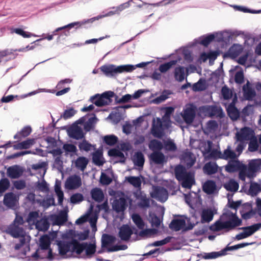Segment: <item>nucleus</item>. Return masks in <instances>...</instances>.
<instances>
[{"label": "nucleus", "mask_w": 261, "mask_h": 261, "mask_svg": "<svg viewBox=\"0 0 261 261\" xmlns=\"http://www.w3.org/2000/svg\"><path fill=\"white\" fill-rule=\"evenodd\" d=\"M132 161L135 166L142 167L145 162L144 154L140 151H137L134 154Z\"/></svg>", "instance_id": "nucleus-28"}, {"label": "nucleus", "mask_w": 261, "mask_h": 261, "mask_svg": "<svg viewBox=\"0 0 261 261\" xmlns=\"http://www.w3.org/2000/svg\"><path fill=\"white\" fill-rule=\"evenodd\" d=\"M234 81L237 84H241L244 82L243 70H238L234 76Z\"/></svg>", "instance_id": "nucleus-63"}, {"label": "nucleus", "mask_w": 261, "mask_h": 261, "mask_svg": "<svg viewBox=\"0 0 261 261\" xmlns=\"http://www.w3.org/2000/svg\"><path fill=\"white\" fill-rule=\"evenodd\" d=\"M90 230L87 229L84 230L83 232H75L72 229L69 230V233L72 236V237H78V239L80 241H84L87 240L89 235Z\"/></svg>", "instance_id": "nucleus-37"}, {"label": "nucleus", "mask_w": 261, "mask_h": 261, "mask_svg": "<svg viewBox=\"0 0 261 261\" xmlns=\"http://www.w3.org/2000/svg\"><path fill=\"white\" fill-rule=\"evenodd\" d=\"M50 246V237L45 234L42 236L40 238V248L42 250H47Z\"/></svg>", "instance_id": "nucleus-49"}, {"label": "nucleus", "mask_w": 261, "mask_h": 261, "mask_svg": "<svg viewBox=\"0 0 261 261\" xmlns=\"http://www.w3.org/2000/svg\"><path fill=\"white\" fill-rule=\"evenodd\" d=\"M49 226L50 224L47 218L46 217L42 218L41 220L37 221L36 224V227L39 231H47L48 229Z\"/></svg>", "instance_id": "nucleus-34"}, {"label": "nucleus", "mask_w": 261, "mask_h": 261, "mask_svg": "<svg viewBox=\"0 0 261 261\" xmlns=\"http://www.w3.org/2000/svg\"><path fill=\"white\" fill-rule=\"evenodd\" d=\"M68 136L76 140L82 139L85 137V134L82 127L76 124H72L67 130Z\"/></svg>", "instance_id": "nucleus-7"}, {"label": "nucleus", "mask_w": 261, "mask_h": 261, "mask_svg": "<svg viewBox=\"0 0 261 261\" xmlns=\"http://www.w3.org/2000/svg\"><path fill=\"white\" fill-rule=\"evenodd\" d=\"M118 140V137L114 135H106L103 137L104 142L109 146L114 145Z\"/></svg>", "instance_id": "nucleus-51"}, {"label": "nucleus", "mask_w": 261, "mask_h": 261, "mask_svg": "<svg viewBox=\"0 0 261 261\" xmlns=\"http://www.w3.org/2000/svg\"><path fill=\"white\" fill-rule=\"evenodd\" d=\"M77 112L73 108H70L69 109H66L63 113L61 115L60 118H63L67 120L73 117Z\"/></svg>", "instance_id": "nucleus-55"}, {"label": "nucleus", "mask_w": 261, "mask_h": 261, "mask_svg": "<svg viewBox=\"0 0 261 261\" xmlns=\"http://www.w3.org/2000/svg\"><path fill=\"white\" fill-rule=\"evenodd\" d=\"M230 243H229L225 248L222 249L223 253H224V255L226 254V252L228 251L236 250L239 249L246 247L247 246L253 245L254 243V242L242 243L233 246H229V245Z\"/></svg>", "instance_id": "nucleus-35"}, {"label": "nucleus", "mask_w": 261, "mask_h": 261, "mask_svg": "<svg viewBox=\"0 0 261 261\" xmlns=\"http://www.w3.org/2000/svg\"><path fill=\"white\" fill-rule=\"evenodd\" d=\"M126 206V200L124 197H120L118 199L114 200L112 203V208L117 213L124 211Z\"/></svg>", "instance_id": "nucleus-15"}, {"label": "nucleus", "mask_w": 261, "mask_h": 261, "mask_svg": "<svg viewBox=\"0 0 261 261\" xmlns=\"http://www.w3.org/2000/svg\"><path fill=\"white\" fill-rule=\"evenodd\" d=\"M72 243L71 252H75L77 255L81 254L88 245V243L84 242L80 243L78 240L75 239H72Z\"/></svg>", "instance_id": "nucleus-19"}, {"label": "nucleus", "mask_w": 261, "mask_h": 261, "mask_svg": "<svg viewBox=\"0 0 261 261\" xmlns=\"http://www.w3.org/2000/svg\"><path fill=\"white\" fill-rule=\"evenodd\" d=\"M101 17H102L101 16H98L97 17H94L90 19H88L87 20H84L81 21L73 22L69 23L67 25H65L63 27H62V28H63V29H67L69 30L70 29L76 26L75 29H77V28L80 27L82 25L85 24V23H92L95 20H98L99 18H101Z\"/></svg>", "instance_id": "nucleus-14"}, {"label": "nucleus", "mask_w": 261, "mask_h": 261, "mask_svg": "<svg viewBox=\"0 0 261 261\" xmlns=\"http://www.w3.org/2000/svg\"><path fill=\"white\" fill-rule=\"evenodd\" d=\"M243 90L244 96L247 100H251L256 95L255 91L250 86V83L248 81L243 86Z\"/></svg>", "instance_id": "nucleus-25"}, {"label": "nucleus", "mask_w": 261, "mask_h": 261, "mask_svg": "<svg viewBox=\"0 0 261 261\" xmlns=\"http://www.w3.org/2000/svg\"><path fill=\"white\" fill-rule=\"evenodd\" d=\"M149 217L150 219L149 220L150 223L152 227H159L161 224V220L160 218L154 213H150Z\"/></svg>", "instance_id": "nucleus-56"}, {"label": "nucleus", "mask_w": 261, "mask_h": 261, "mask_svg": "<svg viewBox=\"0 0 261 261\" xmlns=\"http://www.w3.org/2000/svg\"><path fill=\"white\" fill-rule=\"evenodd\" d=\"M164 148L165 150L170 151H175L177 149L175 143L170 140L164 142Z\"/></svg>", "instance_id": "nucleus-61"}, {"label": "nucleus", "mask_w": 261, "mask_h": 261, "mask_svg": "<svg viewBox=\"0 0 261 261\" xmlns=\"http://www.w3.org/2000/svg\"><path fill=\"white\" fill-rule=\"evenodd\" d=\"M223 255H224V253H223V250L222 249L220 251H214L209 253L203 252L200 254H198L197 257L204 259H212L218 258Z\"/></svg>", "instance_id": "nucleus-26"}, {"label": "nucleus", "mask_w": 261, "mask_h": 261, "mask_svg": "<svg viewBox=\"0 0 261 261\" xmlns=\"http://www.w3.org/2000/svg\"><path fill=\"white\" fill-rule=\"evenodd\" d=\"M253 131L249 127H245L242 130L240 134H237V140L243 141L250 139V136Z\"/></svg>", "instance_id": "nucleus-33"}, {"label": "nucleus", "mask_w": 261, "mask_h": 261, "mask_svg": "<svg viewBox=\"0 0 261 261\" xmlns=\"http://www.w3.org/2000/svg\"><path fill=\"white\" fill-rule=\"evenodd\" d=\"M88 162V160L86 157H79L75 161V166L81 171H84L86 168Z\"/></svg>", "instance_id": "nucleus-45"}, {"label": "nucleus", "mask_w": 261, "mask_h": 261, "mask_svg": "<svg viewBox=\"0 0 261 261\" xmlns=\"http://www.w3.org/2000/svg\"><path fill=\"white\" fill-rule=\"evenodd\" d=\"M205 89V81L202 78H200L197 82L194 83L192 86V90L195 92L203 91Z\"/></svg>", "instance_id": "nucleus-46"}, {"label": "nucleus", "mask_w": 261, "mask_h": 261, "mask_svg": "<svg viewBox=\"0 0 261 261\" xmlns=\"http://www.w3.org/2000/svg\"><path fill=\"white\" fill-rule=\"evenodd\" d=\"M222 95L225 100H228L231 98L232 96V92L226 86L222 87L221 90Z\"/></svg>", "instance_id": "nucleus-62"}, {"label": "nucleus", "mask_w": 261, "mask_h": 261, "mask_svg": "<svg viewBox=\"0 0 261 261\" xmlns=\"http://www.w3.org/2000/svg\"><path fill=\"white\" fill-rule=\"evenodd\" d=\"M3 203L8 208L16 210L18 208V199L13 192H9L5 194Z\"/></svg>", "instance_id": "nucleus-5"}, {"label": "nucleus", "mask_w": 261, "mask_h": 261, "mask_svg": "<svg viewBox=\"0 0 261 261\" xmlns=\"http://www.w3.org/2000/svg\"><path fill=\"white\" fill-rule=\"evenodd\" d=\"M134 195L137 199H140V202L138 205L142 208L149 207L150 206V200L145 195H142L140 190L134 193Z\"/></svg>", "instance_id": "nucleus-24"}, {"label": "nucleus", "mask_w": 261, "mask_h": 261, "mask_svg": "<svg viewBox=\"0 0 261 261\" xmlns=\"http://www.w3.org/2000/svg\"><path fill=\"white\" fill-rule=\"evenodd\" d=\"M173 94V92L170 90H164L161 95L154 99L153 101L156 104L160 103L168 99L170 95Z\"/></svg>", "instance_id": "nucleus-39"}, {"label": "nucleus", "mask_w": 261, "mask_h": 261, "mask_svg": "<svg viewBox=\"0 0 261 261\" xmlns=\"http://www.w3.org/2000/svg\"><path fill=\"white\" fill-rule=\"evenodd\" d=\"M39 217V213L37 211H32L29 213L27 218V222L29 223L36 224L37 218Z\"/></svg>", "instance_id": "nucleus-57"}, {"label": "nucleus", "mask_w": 261, "mask_h": 261, "mask_svg": "<svg viewBox=\"0 0 261 261\" xmlns=\"http://www.w3.org/2000/svg\"><path fill=\"white\" fill-rule=\"evenodd\" d=\"M226 111L230 118L235 121L240 117V112L233 103H229L226 108Z\"/></svg>", "instance_id": "nucleus-20"}, {"label": "nucleus", "mask_w": 261, "mask_h": 261, "mask_svg": "<svg viewBox=\"0 0 261 261\" xmlns=\"http://www.w3.org/2000/svg\"><path fill=\"white\" fill-rule=\"evenodd\" d=\"M223 187L228 191L236 192L239 189V185L234 179H230Z\"/></svg>", "instance_id": "nucleus-38"}, {"label": "nucleus", "mask_w": 261, "mask_h": 261, "mask_svg": "<svg viewBox=\"0 0 261 261\" xmlns=\"http://www.w3.org/2000/svg\"><path fill=\"white\" fill-rule=\"evenodd\" d=\"M174 77L179 82H182L184 80L185 68L183 66H179L175 68Z\"/></svg>", "instance_id": "nucleus-47"}, {"label": "nucleus", "mask_w": 261, "mask_h": 261, "mask_svg": "<svg viewBox=\"0 0 261 261\" xmlns=\"http://www.w3.org/2000/svg\"><path fill=\"white\" fill-rule=\"evenodd\" d=\"M133 233V230L127 224H123L119 229L118 236L121 240L128 241L130 239Z\"/></svg>", "instance_id": "nucleus-12"}, {"label": "nucleus", "mask_w": 261, "mask_h": 261, "mask_svg": "<svg viewBox=\"0 0 261 261\" xmlns=\"http://www.w3.org/2000/svg\"><path fill=\"white\" fill-rule=\"evenodd\" d=\"M260 227H261V223H259L254 224L252 225L251 226L242 227H239V228H238V229H239V230H241H241L248 229V230L249 232L250 235L251 236L255 232L257 231L260 228Z\"/></svg>", "instance_id": "nucleus-54"}, {"label": "nucleus", "mask_w": 261, "mask_h": 261, "mask_svg": "<svg viewBox=\"0 0 261 261\" xmlns=\"http://www.w3.org/2000/svg\"><path fill=\"white\" fill-rule=\"evenodd\" d=\"M175 176L178 181H180L186 176L191 173V172H188L185 166L181 165H177L174 169Z\"/></svg>", "instance_id": "nucleus-16"}, {"label": "nucleus", "mask_w": 261, "mask_h": 261, "mask_svg": "<svg viewBox=\"0 0 261 261\" xmlns=\"http://www.w3.org/2000/svg\"><path fill=\"white\" fill-rule=\"evenodd\" d=\"M181 116L187 124L192 123L195 117V108L193 105L190 107H187L183 110V113H181Z\"/></svg>", "instance_id": "nucleus-10"}, {"label": "nucleus", "mask_w": 261, "mask_h": 261, "mask_svg": "<svg viewBox=\"0 0 261 261\" xmlns=\"http://www.w3.org/2000/svg\"><path fill=\"white\" fill-rule=\"evenodd\" d=\"M214 213L211 209L203 210L201 215V222H210L214 217Z\"/></svg>", "instance_id": "nucleus-40"}, {"label": "nucleus", "mask_w": 261, "mask_h": 261, "mask_svg": "<svg viewBox=\"0 0 261 261\" xmlns=\"http://www.w3.org/2000/svg\"><path fill=\"white\" fill-rule=\"evenodd\" d=\"M152 188L153 191L150 193L151 197L161 202H164L167 200L168 193L166 188L159 186H153Z\"/></svg>", "instance_id": "nucleus-3"}, {"label": "nucleus", "mask_w": 261, "mask_h": 261, "mask_svg": "<svg viewBox=\"0 0 261 261\" xmlns=\"http://www.w3.org/2000/svg\"><path fill=\"white\" fill-rule=\"evenodd\" d=\"M186 225V221L184 219H174L170 223L169 228L175 231L181 229L184 230V226Z\"/></svg>", "instance_id": "nucleus-21"}, {"label": "nucleus", "mask_w": 261, "mask_h": 261, "mask_svg": "<svg viewBox=\"0 0 261 261\" xmlns=\"http://www.w3.org/2000/svg\"><path fill=\"white\" fill-rule=\"evenodd\" d=\"M116 238L115 236L107 234L104 233L102 235L101 237V247L105 248L107 247L109 245L112 244L115 242Z\"/></svg>", "instance_id": "nucleus-32"}, {"label": "nucleus", "mask_w": 261, "mask_h": 261, "mask_svg": "<svg viewBox=\"0 0 261 261\" xmlns=\"http://www.w3.org/2000/svg\"><path fill=\"white\" fill-rule=\"evenodd\" d=\"M232 222L231 221H221L218 220L216 221L213 224L209 227L211 230L213 231H218L222 229H225V232H228L229 230H232L235 228V226L237 225L236 224H232Z\"/></svg>", "instance_id": "nucleus-4"}, {"label": "nucleus", "mask_w": 261, "mask_h": 261, "mask_svg": "<svg viewBox=\"0 0 261 261\" xmlns=\"http://www.w3.org/2000/svg\"><path fill=\"white\" fill-rule=\"evenodd\" d=\"M218 166L216 162H209L206 163L203 167L204 173L207 175H212L218 171Z\"/></svg>", "instance_id": "nucleus-27"}, {"label": "nucleus", "mask_w": 261, "mask_h": 261, "mask_svg": "<svg viewBox=\"0 0 261 261\" xmlns=\"http://www.w3.org/2000/svg\"><path fill=\"white\" fill-rule=\"evenodd\" d=\"M203 191L207 194L210 195L218 192L216 182L213 180H208L203 185Z\"/></svg>", "instance_id": "nucleus-17"}, {"label": "nucleus", "mask_w": 261, "mask_h": 261, "mask_svg": "<svg viewBox=\"0 0 261 261\" xmlns=\"http://www.w3.org/2000/svg\"><path fill=\"white\" fill-rule=\"evenodd\" d=\"M243 170H247V166L239 160L229 161L225 166V171L228 173H233Z\"/></svg>", "instance_id": "nucleus-9"}, {"label": "nucleus", "mask_w": 261, "mask_h": 261, "mask_svg": "<svg viewBox=\"0 0 261 261\" xmlns=\"http://www.w3.org/2000/svg\"><path fill=\"white\" fill-rule=\"evenodd\" d=\"M10 186V182L7 178H2L0 180V193L8 189Z\"/></svg>", "instance_id": "nucleus-59"}, {"label": "nucleus", "mask_w": 261, "mask_h": 261, "mask_svg": "<svg viewBox=\"0 0 261 261\" xmlns=\"http://www.w3.org/2000/svg\"><path fill=\"white\" fill-rule=\"evenodd\" d=\"M149 160L151 162L155 164L161 165L165 161V156L161 151H154L149 155Z\"/></svg>", "instance_id": "nucleus-18"}, {"label": "nucleus", "mask_w": 261, "mask_h": 261, "mask_svg": "<svg viewBox=\"0 0 261 261\" xmlns=\"http://www.w3.org/2000/svg\"><path fill=\"white\" fill-rule=\"evenodd\" d=\"M149 148L154 151H160L163 148L162 143L156 139L151 140L148 145Z\"/></svg>", "instance_id": "nucleus-42"}, {"label": "nucleus", "mask_w": 261, "mask_h": 261, "mask_svg": "<svg viewBox=\"0 0 261 261\" xmlns=\"http://www.w3.org/2000/svg\"><path fill=\"white\" fill-rule=\"evenodd\" d=\"M236 154L235 152L231 149L227 148L224 151V153L221 156H219V159L227 160L228 159H234L236 158Z\"/></svg>", "instance_id": "nucleus-58"}, {"label": "nucleus", "mask_w": 261, "mask_h": 261, "mask_svg": "<svg viewBox=\"0 0 261 261\" xmlns=\"http://www.w3.org/2000/svg\"><path fill=\"white\" fill-rule=\"evenodd\" d=\"M37 188L38 190L41 192H48L49 190L48 185L45 180H43L42 182H37Z\"/></svg>", "instance_id": "nucleus-64"}, {"label": "nucleus", "mask_w": 261, "mask_h": 261, "mask_svg": "<svg viewBox=\"0 0 261 261\" xmlns=\"http://www.w3.org/2000/svg\"><path fill=\"white\" fill-rule=\"evenodd\" d=\"M205 112L208 113L210 116H220L222 113V109L215 105L203 106L202 108Z\"/></svg>", "instance_id": "nucleus-23"}, {"label": "nucleus", "mask_w": 261, "mask_h": 261, "mask_svg": "<svg viewBox=\"0 0 261 261\" xmlns=\"http://www.w3.org/2000/svg\"><path fill=\"white\" fill-rule=\"evenodd\" d=\"M150 62H141L135 65L131 64L116 66L114 64H105L99 69L102 73L108 77H114L123 72H130L136 68H143L149 64Z\"/></svg>", "instance_id": "nucleus-1"}, {"label": "nucleus", "mask_w": 261, "mask_h": 261, "mask_svg": "<svg viewBox=\"0 0 261 261\" xmlns=\"http://www.w3.org/2000/svg\"><path fill=\"white\" fill-rule=\"evenodd\" d=\"M260 192H261V186L256 182H251L248 194L255 196Z\"/></svg>", "instance_id": "nucleus-44"}, {"label": "nucleus", "mask_w": 261, "mask_h": 261, "mask_svg": "<svg viewBox=\"0 0 261 261\" xmlns=\"http://www.w3.org/2000/svg\"><path fill=\"white\" fill-rule=\"evenodd\" d=\"M91 197L93 199L98 202H101L104 198V194L102 190L99 188H94L91 190Z\"/></svg>", "instance_id": "nucleus-36"}, {"label": "nucleus", "mask_w": 261, "mask_h": 261, "mask_svg": "<svg viewBox=\"0 0 261 261\" xmlns=\"http://www.w3.org/2000/svg\"><path fill=\"white\" fill-rule=\"evenodd\" d=\"M24 171L23 167L18 165H14L8 168L7 175L11 179H17L22 175Z\"/></svg>", "instance_id": "nucleus-8"}, {"label": "nucleus", "mask_w": 261, "mask_h": 261, "mask_svg": "<svg viewBox=\"0 0 261 261\" xmlns=\"http://www.w3.org/2000/svg\"><path fill=\"white\" fill-rule=\"evenodd\" d=\"M215 38V34H209L206 36H203L199 38L200 41H198L197 39H195V42L193 43L192 46H194L197 44H201L204 46H207L208 45L213 41Z\"/></svg>", "instance_id": "nucleus-22"}, {"label": "nucleus", "mask_w": 261, "mask_h": 261, "mask_svg": "<svg viewBox=\"0 0 261 261\" xmlns=\"http://www.w3.org/2000/svg\"><path fill=\"white\" fill-rule=\"evenodd\" d=\"M93 209V205L92 204H91L90 207L89 209L88 213L87 214L82 216L79 218H78L75 221V224L77 225H81V224H82L88 221V215L89 214L91 213L92 212Z\"/></svg>", "instance_id": "nucleus-60"}, {"label": "nucleus", "mask_w": 261, "mask_h": 261, "mask_svg": "<svg viewBox=\"0 0 261 261\" xmlns=\"http://www.w3.org/2000/svg\"><path fill=\"white\" fill-rule=\"evenodd\" d=\"M248 165L247 176L251 178L253 176L254 173L258 170L260 166L256 159L251 160Z\"/></svg>", "instance_id": "nucleus-31"}, {"label": "nucleus", "mask_w": 261, "mask_h": 261, "mask_svg": "<svg viewBox=\"0 0 261 261\" xmlns=\"http://www.w3.org/2000/svg\"><path fill=\"white\" fill-rule=\"evenodd\" d=\"M126 180L134 187L140 188L141 186V180L139 176H128L125 177Z\"/></svg>", "instance_id": "nucleus-48"}, {"label": "nucleus", "mask_w": 261, "mask_h": 261, "mask_svg": "<svg viewBox=\"0 0 261 261\" xmlns=\"http://www.w3.org/2000/svg\"><path fill=\"white\" fill-rule=\"evenodd\" d=\"M177 60H173L168 62L162 64L159 66V70L162 73H165L168 70H169L173 65H175L177 63Z\"/></svg>", "instance_id": "nucleus-53"}, {"label": "nucleus", "mask_w": 261, "mask_h": 261, "mask_svg": "<svg viewBox=\"0 0 261 261\" xmlns=\"http://www.w3.org/2000/svg\"><path fill=\"white\" fill-rule=\"evenodd\" d=\"M82 185L81 178L79 175L70 176L65 182V187L69 190L77 189Z\"/></svg>", "instance_id": "nucleus-11"}, {"label": "nucleus", "mask_w": 261, "mask_h": 261, "mask_svg": "<svg viewBox=\"0 0 261 261\" xmlns=\"http://www.w3.org/2000/svg\"><path fill=\"white\" fill-rule=\"evenodd\" d=\"M114 95V92L106 91L101 94H96L92 96L89 101L93 102L96 106L101 107L110 105L112 102V98Z\"/></svg>", "instance_id": "nucleus-2"}, {"label": "nucleus", "mask_w": 261, "mask_h": 261, "mask_svg": "<svg viewBox=\"0 0 261 261\" xmlns=\"http://www.w3.org/2000/svg\"><path fill=\"white\" fill-rule=\"evenodd\" d=\"M72 243V239L70 241H57L60 254L64 255L70 251L71 252Z\"/></svg>", "instance_id": "nucleus-13"}, {"label": "nucleus", "mask_w": 261, "mask_h": 261, "mask_svg": "<svg viewBox=\"0 0 261 261\" xmlns=\"http://www.w3.org/2000/svg\"><path fill=\"white\" fill-rule=\"evenodd\" d=\"M132 220L139 229H143L144 227V222L141 217L138 214H134L132 216Z\"/></svg>", "instance_id": "nucleus-52"}, {"label": "nucleus", "mask_w": 261, "mask_h": 261, "mask_svg": "<svg viewBox=\"0 0 261 261\" xmlns=\"http://www.w3.org/2000/svg\"><path fill=\"white\" fill-rule=\"evenodd\" d=\"M182 187L190 189L195 183L194 176L192 173L180 181Z\"/></svg>", "instance_id": "nucleus-30"}, {"label": "nucleus", "mask_w": 261, "mask_h": 261, "mask_svg": "<svg viewBox=\"0 0 261 261\" xmlns=\"http://www.w3.org/2000/svg\"><path fill=\"white\" fill-rule=\"evenodd\" d=\"M35 143L34 139H28L20 143L14 144L13 146L14 149H28Z\"/></svg>", "instance_id": "nucleus-29"}, {"label": "nucleus", "mask_w": 261, "mask_h": 261, "mask_svg": "<svg viewBox=\"0 0 261 261\" xmlns=\"http://www.w3.org/2000/svg\"><path fill=\"white\" fill-rule=\"evenodd\" d=\"M164 128H161L160 127L155 126L154 122H153L152 128H151V134L156 138H161L164 135Z\"/></svg>", "instance_id": "nucleus-50"}, {"label": "nucleus", "mask_w": 261, "mask_h": 261, "mask_svg": "<svg viewBox=\"0 0 261 261\" xmlns=\"http://www.w3.org/2000/svg\"><path fill=\"white\" fill-rule=\"evenodd\" d=\"M92 159L93 163L98 166L103 165L105 162L102 158V152L99 150H97L93 153Z\"/></svg>", "instance_id": "nucleus-41"}, {"label": "nucleus", "mask_w": 261, "mask_h": 261, "mask_svg": "<svg viewBox=\"0 0 261 261\" xmlns=\"http://www.w3.org/2000/svg\"><path fill=\"white\" fill-rule=\"evenodd\" d=\"M92 115L93 117L90 118L85 123L84 128L86 132H89L91 129L94 127V124L96 123L98 120L95 114L93 113Z\"/></svg>", "instance_id": "nucleus-43"}, {"label": "nucleus", "mask_w": 261, "mask_h": 261, "mask_svg": "<svg viewBox=\"0 0 261 261\" xmlns=\"http://www.w3.org/2000/svg\"><path fill=\"white\" fill-rule=\"evenodd\" d=\"M67 212L65 210H62L58 214H53L50 216V220L52 222L53 225H63L67 221Z\"/></svg>", "instance_id": "nucleus-6"}]
</instances>
